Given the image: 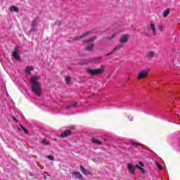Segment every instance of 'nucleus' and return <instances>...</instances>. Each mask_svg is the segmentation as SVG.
<instances>
[{"instance_id":"28","label":"nucleus","mask_w":180,"mask_h":180,"mask_svg":"<svg viewBox=\"0 0 180 180\" xmlns=\"http://www.w3.org/2000/svg\"><path fill=\"white\" fill-rule=\"evenodd\" d=\"M21 129L25 131V133H26V134H27V133H28L27 129H26V128H25V127L21 126Z\"/></svg>"},{"instance_id":"10","label":"nucleus","mask_w":180,"mask_h":180,"mask_svg":"<svg viewBox=\"0 0 180 180\" xmlns=\"http://www.w3.org/2000/svg\"><path fill=\"white\" fill-rule=\"evenodd\" d=\"M111 36L108 37V40H113L115 37H116V34H117V30H112L110 32Z\"/></svg>"},{"instance_id":"17","label":"nucleus","mask_w":180,"mask_h":180,"mask_svg":"<svg viewBox=\"0 0 180 180\" xmlns=\"http://www.w3.org/2000/svg\"><path fill=\"white\" fill-rule=\"evenodd\" d=\"M10 12H16V13H19V8L13 6L10 8Z\"/></svg>"},{"instance_id":"14","label":"nucleus","mask_w":180,"mask_h":180,"mask_svg":"<svg viewBox=\"0 0 180 180\" xmlns=\"http://www.w3.org/2000/svg\"><path fill=\"white\" fill-rule=\"evenodd\" d=\"M122 47H123V44H120L117 45L115 47H114L112 51L110 53H107L106 56H110L112 54V53H113V51H116V50H120V49H122Z\"/></svg>"},{"instance_id":"11","label":"nucleus","mask_w":180,"mask_h":180,"mask_svg":"<svg viewBox=\"0 0 180 180\" xmlns=\"http://www.w3.org/2000/svg\"><path fill=\"white\" fill-rule=\"evenodd\" d=\"M80 171H82L84 175H91V171L85 169V168H84V166L82 165H80Z\"/></svg>"},{"instance_id":"4","label":"nucleus","mask_w":180,"mask_h":180,"mask_svg":"<svg viewBox=\"0 0 180 180\" xmlns=\"http://www.w3.org/2000/svg\"><path fill=\"white\" fill-rule=\"evenodd\" d=\"M148 72L150 70L148 69H145L141 71L137 76V79H143V78H146L147 75H148Z\"/></svg>"},{"instance_id":"27","label":"nucleus","mask_w":180,"mask_h":180,"mask_svg":"<svg viewBox=\"0 0 180 180\" xmlns=\"http://www.w3.org/2000/svg\"><path fill=\"white\" fill-rule=\"evenodd\" d=\"M47 158L50 160V161H54V156L53 155H49L47 157Z\"/></svg>"},{"instance_id":"23","label":"nucleus","mask_w":180,"mask_h":180,"mask_svg":"<svg viewBox=\"0 0 180 180\" xmlns=\"http://www.w3.org/2000/svg\"><path fill=\"white\" fill-rule=\"evenodd\" d=\"M137 168H139V169L141 171V172H142V174H145L146 171L144 170V169L141 167H140L139 165H136Z\"/></svg>"},{"instance_id":"12","label":"nucleus","mask_w":180,"mask_h":180,"mask_svg":"<svg viewBox=\"0 0 180 180\" xmlns=\"http://www.w3.org/2000/svg\"><path fill=\"white\" fill-rule=\"evenodd\" d=\"M72 176L77 178V179L82 180V174L79 172H74L72 173Z\"/></svg>"},{"instance_id":"13","label":"nucleus","mask_w":180,"mask_h":180,"mask_svg":"<svg viewBox=\"0 0 180 180\" xmlns=\"http://www.w3.org/2000/svg\"><path fill=\"white\" fill-rule=\"evenodd\" d=\"M122 47H123V44H120L117 45L115 47H114L112 51L110 53H107L106 56H110L112 54V53H113V51H116V50H120V49H122Z\"/></svg>"},{"instance_id":"15","label":"nucleus","mask_w":180,"mask_h":180,"mask_svg":"<svg viewBox=\"0 0 180 180\" xmlns=\"http://www.w3.org/2000/svg\"><path fill=\"white\" fill-rule=\"evenodd\" d=\"M33 70H34L33 66H28L25 68V72L27 75H30V71H33Z\"/></svg>"},{"instance_id":"1","label":"nucleus","mask_w":180,"mask_h":180,"mask_svg":"<svg viewBox=\"0 0 180 180\" xmlns=\"http://www.w3.org/2000/svg\"><path fill=\"white\" fill-rule=\"evenodd\" d=\"M30 82L32 84V91L40 96L41 95V84L39 82V76H32L30 78Z\"/></svg>"},{"instance_id":"18","label":"nucleus","mask_w":180,"mask_h":180,"mask_svg":"<svg viewBox=\"0 0 180 180\" xmlns=\"http://www.w3.org/2000/svg\"><path fill=\"white\" fill-rule=\"evenodd\" d=\"M171 12V9L169 8H167L165 11H163L162 13V16L163 18H167V16H168V15H169Z\"/></svg>"},{"instance_id":"34","label":"nucleus","mask_w":180,"mask_h":180,"mask_svg":"<svg viewBox=\"0 0 180 180\" xmlns=\"http://www.w3.org/2000/svg\"><path fill=\"white\" fill-rule=\"evenodd\" d=\"M13 120H16V118H15V117H13Z\"/></svg>"},{"instance_id":"9","label":"nucleus","mask_w":180,"mask_h":180,"mask_svg":"<svg viewBox=\"0 0 180 180\" xmlns=\"http://www.w3.org/2000/svg\"><path fill=\"white\" fill-rule=\"evenodd\" d=\"M127 169L130 174H134V171H136V167L132 165L131 163L127 164Z\"/></svg>"},{"instance_id":"6","label":"nucleus","mask_w":180,"mask_h":180,"mask_svg":"<svg viewBox=\"0 0 180 180\" xmlns=\"http://www.w3.org/2000/svg\"><path fill=\"white\" fill-rule=\"evenodd\" d=\"M127 40H129L128 34H122L120 38V42L121 44H124V43H127Z\"/></svg>"},{"instance_id":"5","label":"nucleus","mask_w":180,"mask_h":180,"mask_svg":"<svg viewBox=\"0 0 180 180\" xmlns=\"http://www.w3.org/2000/svg\"><path fill=\"white\" fill-rule=\"evenodd\" d=\"M37 26H39V18H35L31 24V32H36L37 30Z\"/></svg>"},{"instance_id":"19","label":"nucleus","mask_w":180,"mask_h":180,"mask_svg":"<svg viewBox=\"0 0 180 180\" xmlns=\"http://www.w3.org/2000/svg\"><path fill=\"white\" fill-rule=\"evenodd\" d=\"M150 27L153 32V34H155L156 32H155V25L154 24V22H151L150 25Z\"/></svg>"},{"instance_id":"24","label":"nucleus","mask_w":180,"mask_h":180,"mask_svg":"<svg viewBox=\"0 0 180 180\" xmlns=\"http://www.w3.org/2000/svg\"><path fill=\"white\" fill-rule=\"evenodd\" d=\"M65 81H66V84H68V85H70V84L71 83V77H67L65 78Z\"/></svg>"},{"instance_id":"30","label":"nucleus","mask_w":180,"mask_h":180,"mask_svg":"<svg viewBox=\"0 0 180 180\" xmlns=\"http://www.w3.org/2000/svg\"><path fill=\"white\" fill-rule=\"evenodd\" d=\"M72 106H75V104H72L70 105H68V109H70V108H71Z\"/></svg>"},{"instance_id":"21","label":"nucleus","mask_w":180,"mask_h":180,"mask_svg":"<svg viewBox=\"0 0 180 180\" xmlns=\"http://www.w3.org/2000/svg\"><path fill=\"white\" fill-rule=\"evenodd\" d=\"M90 33H91V32H87L83 34L82 36H81L80 37L75 38V40H79V39H84V37H86V36H88V34H89Z\"/></svg>"},{"instance_id":"29","label":"nucleus","mask_w":180,"mask_h":180,"mask_svg":"<svg viewBox=\"0 0 180 180\" xmlns=\"http://www.w3.org/2000/svg\"><path fill=\"white\" fill-rule=\"evenodd\" d=\"M157 167L159 169H162V167L161 166V165L157 163Z\"/></svg>"},{"instance_id":"8","label":"nucleus","mask_w":180,"mask_h":180,"mask_svg":"<svg viewBox=\"0 0 180 180\" xmlns=\"http://www.w3.org/2000/svg\"><path fill=\"white\" fill-rule=\"evenodd\" d=\"M102 61V57L93 58L89 60V63H93L94 64H98Z\"/></svg>"},{"instance_id":"33","label":"nucleus","mask_w":180,"mask_h":180,"mask_svg":"<svg viewBox=\"0 0 180 180\" xmlns=\"http://www.w3.org/2000/svg\"><path fill=\"white\" fill-rule=\"evenodd\" d=\"M44 179H47V176L46 174H44Z\"/></svg>"},{"instance_id":"22","label":"nucleus","mask_w":180,"mask_h":180,"mask_svg":"<svg viewBox=\"0 0 180 180\" xmlns=\"http://www.w3.org/2000/svg\"><path fill=\"white\" fill-rule=\"evenodd\" d=\"M154 56H155V53H154V52H148L146 54V57H149L150 58L154 57Z\"/></svg>"},{"instance_id":"32","label":"nucleus","mask_w":180,"mask_h":180,"mask_svg":"<svg viewBox=\"0 0 180 180\" xmlns=\"http://www.w3.org/2000/svg\"><path fill=\"white\" fill-rule=\"evenodd\" d=\"M133 146H139V143H133Z\"/></svg>"},{"instance_id":"2","label":"nucleus","mask_w":180,"mask_h":180,"mask_svg":"<svg viewBox=\"0 0 180 180\" xmlns=\"http://www.w3.org/2000/svg\"><path fill=\"white\" fill-rule=\"evenodd\" d=\"M105 65H101V68L98 69H87V72L90 75H99L105 72Z\"/></svg>"},{"instance_id":"26","label":"nucleus","mask_w":180,"mask_h":180,"mask_svg":"<svg viewBox=\"0 0 180 180\" xmlns=\"http://www.w3.org/2000/svg\"><path fill=\"white\" fill-rule=\"evenodd\" d=\"M158 30H160V32H162V29H163V27H162V25H158Z\"/></svg>"},{"instance_id":"16","label":"nucleus","mask_w":180,"mask_h":180,"mask_svg":"<svg viewBox=\"0 0 180 180\" xmlns=\"http://www.w3.org/2000/svg\"><path fill=\"white\" fill-rule=\"evenodd\" d=\"M70 134H71V131L66 130L60 134V137H67V136H70Z\"/></svg>"},{"instance_id":"25","label":"nucleus","mask_w":180,"mask_h":180,"mask_svg":"<svg viewBox=\"0 0 180 180\" xmlns=\"http://www.w3.org/2000/svg\"><path fill=\"white\" fill-rule=\"evenodd\" d=\"M41 143L44 144V146H49V143L48 142V141L46 140V139H43V140L41 141Z\"/></svg>"},{"instance_id":"7","label":"nucleus","mask_w":180,"mask_h":180,"mask_svg":"<svg viewBox=\"0 0 180 180\" xmlns=\"http://www.w3.org/2000/svg\"><path fill=\"white\" fill-rule=\"evenodd\" d=\"M13 57L15 60H20V56H19V49L18 47H15L13 53Z\"/></svg>"},{"instance_id":"20","label":"nucleus","mask_w":180,"mask_h":180,"mask_svg":"<svg viewBox=\"0 0 180 180\" xmlns=\"http://www.w3.org/2000/svg\"><path fill=\"white\" fill-rule=\"evenodd\" d=\"M91 142L94 143L95 144H98V146H101L102 144V142L99 141V139H96L95 138L91 139Z\"/></svg>"},{"instance_id":"36","label":"nucleus","mask_w":180,"mask_h":180,"mask_svg":"<svg viewBox=\"0 0 180 180\" xmlns=\"http://www.w3.org/2000/svg\"><path fill=\"white\" fill-rule=\"evenodd\" d=\"M56 23L58 24V22H56Z\"/></svg>"},{"instance_id":"3","label":"nucleus","mask_w":180,"mask_h":180,"mask_svg":"<svg viewBox=\"0 0 180 180\" xmlns=\"http://www.w3.org/2000/svg\"><path fill=\"white\" fill-rule=\"evenodd\" d=\"M96 39V37H93L89 39H87L86 41H85V43H86L87 46H86V50H88L89 51H92V50L94 49V44L91 43V41H94V40H95Z\"/></svg>"},{"instance_id":"35","label":"nucleus","mask_w":180,"mask_h":180,"mask_svg":"<svg viewBox=\"0 0 180 180\" xmlns=\"http://www.w3.org/2000/svg\"><path fill=\"white\" fill-rule=\"evenodd\" d=\"M130 120H133V117H131V118H130Z\"/></svg>"},{"instance_id":"31","label":"nucleus","mask_w":180,"mask_h":180,"mask_svg":"<svg viewBox=\"0 0 180 180\" xmlns=\"http://www.w3.org/2000/svg\"><path fill=\"white\" fill-rule=\"evenodd\" d=\"M139 165H141V167H143V166H144V165H143V162H139Z\"/></svg>"}]
</instances>
